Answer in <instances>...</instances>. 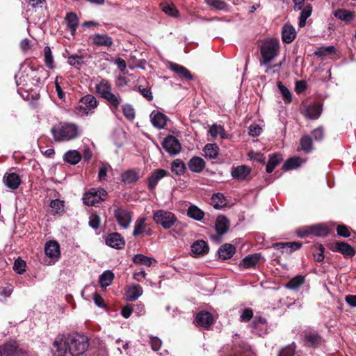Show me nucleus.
Returning a JSON list of instances; mask_svg holds the SVG:
<instances>
[{
  "label": "nucleus",
  "instance_id": "1",
  "mask_svg": "<svg viewBox=\"0 0 356 356\" xmlns=\"http://www.w3.org/2000/svg\"><path fill=\"white\" fill-rule=\"evenodd\" d=\"M261 54L259 63L261 66L266 67L265 72L272 70L271 62L277 56L280 51V42L273 38L261 40L259 44Z\"/></svg>",
  "mask_w": 356,
  "mask_h": 356
},
{
  "label": "nucleus",
  "instance_id": "2",
  "mask_svg": "<svg viewBox=\"0 0 356 356\" xmlns=\"http://www.w3.org/2000/svg\"><path fill=\"white\" fill-rule=\"evenodd\" d=\"M56 142H67L76 138L79 135V127L74 123L60 122L51 129Z\"/></svg>",
  "mask_w": 356,
  "mask_h": 356
},
{
  "label": "nucleus",
  "instance_id": "3",
  "mask_svg": "<svg viewBox=\"0 0 356 356\" xmlns=\"http://www.w3.org/2000/svg\"><path fill=\"white\" fill-rule=\"evenodd\" d=\"M152 218L156 224L161 225L164 229L182 226V223L179 221L175 214L167 210L159 209L154 211Z\"/></svg>",
  "mask_w": 356,
  "mask_h": 356
},
{
  "label": "nucleus",
  "instance_id": "4",
  "mask_svg": "<svg viewBox=\"0 0 356 356\" xmlns=\"http://www.w3.org/2000/svg\"><path fill=\"white\" fill-rule=\"evenodd\" d=\"M68 343V351L72 356L82 355L88 347V338L79 334L69 335Z\"/></svg>",
  "mask_w": 356,
  "mask_h": 356
},
{
  "label": "nucleus",
  "instance_id": "5",
  "mask_svg": "<svg viewBox=\"0 0 356 356\" xmlns=\"http://www.w3.org/2000/svg\"><path fill=\"white\" fill-rule=\"evenodd\" d=\"M98 106V102L95 97L92 95H87L83 97L76 106L75 109L78 114L81 115H88L95 112V109Z\"/></svg>",
  "mask_w": 356,
  "mask_h": 356
},
{
  "label": "nucleus",
  "instance_id": "6",
  "mask_svg": "<svg viewBox=\"0 0 356 356\" xmlns=\"http://www.w3.org/2000/svg\"><path fill=\"white\" fill-rule=\"evenodd\" d=\"M113 216L118 225L122 229H127L133 218V213L124 207L113 205Z\"/></svg>",
  "mask_w": 356,
  "mask_h": 356
},
{
  "label": "nucleus",
  "instance_id": "7",
  "mask_svg": "<svg viewBox=\"0 0 356 356\" xmlns=\"http://www.w3.org/2000/svg\"><path fill=\"white\" fill-rule=\"evenodd\" d=\"M107 195V192L104 188H90L83 196V203L88 206H94L104 201Z\"/></svg>",
  "mask_w": 356,
  "mask_h": 356
},
{
  "label": "nucleus",
  "instance_id": "8",
  "mask_svg": "<svg viewBox=\"0 0 356 356\" xmlns=\"http://www.w3.org/2000/svg\"><path fill=\"white\" fill-rule=\"evenodd\" d=\"M163 149L171 155H176L181 150L179 140L173 136H168L162 143Z\"/></svg>",
  "mask_w": 356,
  "mask_h": 356
},
{
  "label": "nucleus",
  "instance_id": "9",
  "mask_svg": "<svg viewBox=\"0 0 356 356\" xmlns=\"http://www.w3.org/2000/svg\"><path fill=\"white\" fill-rule=\"evenodd\" d=\"M68 337L58 336L53 343L54 356H63L68 350Z\"/></svg>",
  "mask_w": 356,
  "mask_h": 356
},
{
  "label": "nucleus",
  "instance_id": "10",
  "mask_svg": "<svg viewBox=\"0 0 356 356\" xmlns=\"http://www.w3.org/2000/svg\"><path fill=\"white\" fill-rule=\"evenodd\" d=\"M191 250L192 256L197 257L206 255L209 251V248L207 242L205 241L197 240L192 243Z\"/></svg>",
  "mask_w": 356,
  "mask_h": 356
},
{
  "label": "nucleus",
  "instance_id": "11",
  "mask_svg": "<svg viewBox=\"0 0 356 356\" xmlns=\"http://www.w3.org/2000/svg\"><path fill=\"white\" fill-rule=\"evenodd\" d=\"M105 241L107 245L115 249H122L125 245L124 239L118 232L109 234Z\"/></svg>",
  "mask_w": 356,
  "mask_h": 356
},
{
  "label": "nucleus",
  "instance_id": "12",
  "mask_svg": "<svg viewBox=\"0 0 356 356\" xmlns=\"http://www.w3.org/2000/svg\"><path fill=\"white\" fill-rule=\"evenodd\" d=\"M251 168L245 165L232 167L231 170L232 177L238 181L245 180L250 174Z\"/></svg>",
  "mask_w": 356,
  "mask_h": 356
},
{
  "label": "nucleus",
  "instance_id": "13",
  "mask_svg": "<svg viewBox=\"0 0 356 356\" xmlns=\"http://www.w3.org/2000/svg\"><path fill=\"white\" fill-rule=\"evenodd\" d=\"M197 325L204 328L209 327L214 322L212 314L208 312H199L195 318Z\"/></svg>",
  "mask_w": 356,
  "mask_h": 356
},
{
  "label": "nucleus",
  "instance_id": "14",
  "mask_svg": "<svg viewBox=\"0 0 356 356\" xmlns=\"http://www.w3.org/2000/svg\"><path fill=\"white\" fill-rule=\"evenodd\" d=\"M3 353L6 356H28L26 353L23 351L15 341H9L5 343Z\"/></svg>",
  "mask_w": 356,
  "mask_h": 356
},
{
  "label": "nucleus",
  "instance_id": "15",
  "mask_svg": "<svg viewBox=\"0 0 356 356\" xmlns=\"http://www.w3.org/2000/svg\"><path fill=\"white\" fill-rule=\"evenodd\" d=\"M150 119L152 125L159 129L165 127L168 120V117L165 114L156 111L152 112L150 114Z\"/></svg>",
  "mask_w": 356,
  "mask_h": 356
},
{
  "label": "nucleus",
  "instance_id": "16",
  "mask_svg": "<svg viewBox=\"0 0 356 356\" xmlns=\"http://www.w3.org/2000/svg\"><path fill=\"white\" fill-rule=\"evenodd\" d=\"M44 252L46 255L57 261L60 257V246L55 241H50L45 245Z\"/></svg>",
  "mask_w": 356,
  "mask_h": 356
},
{
  "label": "nucleus",
  "instance_id": "17",
  "mask_svg": "<svg viewBox=\"0 0 356 356\" xmlns=\"http://www.w3.org/2000/svg\"><path fill=\"white\" fill-rule=\"evenodd\" d=\"M92 43L98 47H110L113 42V39L106 34L96 33L91 36Z\"/></svg>",
  "mask_w": 356,
  "mask_h": 356
},
{
  "label": "nucleus",
  "instance_id": "18",
  "mask_svg": "<svg viewBox=\"0 0 356 356\" xmlns=\"http://www.w3.org/2000/svg\"><path fill=\"white\" fill-rule=\"evenodd\" d=\"M168 175V172L163 169H157L152 172L148 178V187L153 190L156 186L158 182Z\"/></svg>",
  "mask_w": 356,
  "mask_h": 356
},
{
  "label": "nucleus",
  "instance_id": "19",
  "mask_svg": "<svg viewBox=\"0 0 356 356\" xmlns=\"http://www.w3.org/2000/svg\"><path fill=\"white\" fill-rule=\"evenodd\" d=\"M146 218L145 217H140L137 218L134 223L133 236H138L143 233H146L147 235H151L152 232L150 230H147V224L145 223Z\"/></svg>",
  "mask_w": 356,
  "mask_h": 356
},
{
  "label": "nucleus",
  "instance_id": "20",
  "mask_svg": "<svg viewBox=\"0 0 356 356\" xmlns=\"http://www.w3.org/2000/svg\"><path fill=\"white\" fill-rule=\"evenodd\" d=\"M322 111L321 106L318 104H312L305 107L302 113L304 115L309 119H317Z\"/></svg>",
  "mask_w": 356,
  "mask_h": 356
},
{
  "label": "nucleus",
  "instance_id": "21",
  "mask_svg": "<svg viewBox=\"0 0 356 356\" xmlns=\"http://www.w3.org/2000/svg\"><path fill=\"white\" fill-rule=\"evenodd\" d=\"M96 92L102 98H105L106 95H109L112 91V86L111 83L106 80L102 79L95 86Z\"/></svg>",
  "mask_w": 356,
  "mask_h": 356
},
{
  "label": "nucleus",
  "instance_id": "22",
  "mask_svg": "<svg viewBox=\"0 0 356 356\" xmlns=\"http://www.w3.org/2000/svg\"><path fill=\"white\" fill-rule=\"evenodd\" d=\"M108 103L109 108L113 113H115L120 104H122V98L118 93L111 92L109 95H106L104 98Z\"/></svg>",
  "mask_w": 356,
  "mask_h": 356
},
{
  "label": "nucleus",
  "instance_id": "23",
  "mask_svg": "<svg viewBox=\"0 0 356 356\" xmlns=\"http://www.w3.org/2000/svg\"><path fill=\"white\" fill-rule=\"evenodd\" d=\"M188 165L191 172L200 173L205 168V161L199 156H193L188 161Z\"/></svg>",
  "mask_w": 356,
  "mask_h": 356
},
{
  "label": "nucleus",
  "instance_id": "24",
  "mask_svg": "<svg viewBox=\"0 0 356 356\" xmlns=\"http://www.w3.org/2000/svg\"><path fill=\"white\" fill-rule=\"evenodd\" d=\"M169 68L177 74L180 77H183L186 80H191L193 79V76L190 71L182 65L171 62L169 64Z\"/></svg>",
  "mask_w": 356,
  "mask_h": 356
},
{
  "label": "nucleus",
  "instance_id": "25",
  "mask_svg": "<svg viewBox=\"0 0 356 356\" xmlns=\"http://www.w3.org/2000/svg\"><path fill=\"white\" fill-rule=\"evenodd\" d=\"M296 36V31L294 27L289 24H285L282 31V41L289 44L293 42Z\"/></svg>",
  "mask_w": 356,
  "mask_h": 356
},
{
  "label": "nucleus",
  "instance_id": "26",
  "mask_svg": "<svg viewBox=\"0 0 356 356\" xmlns=\"http://www.w3.org/2000/svg\"><path fill=\"white\" fill-rule=\"evenodd\" d=\"M229 223L225 216H219L216 220L215 228L218 235L225 234L229 229Z\"/></svg>",
  "mask_w": 356,
  "mask_h": 356
},
{
  "label": "nucleus",
  "instance_id": "27",
  "mask_svg": "<svg viewBox=\"0 0 356 356\" xmlns=\"http://www.w3.org/2000/svg\"><path fill=\"white\" fill-rule=\"evenodd\" d=\"M235 247L229 243L222 245L218 250V257L222 260L231 258L235 253Z\"/></svg>",
  "mask_w": 356,
  "mask_h": 356
},
{
  "label": "nucleus",
  "instance_id": "28",
  "mask_svg": "<svg viewBox=\"0 0 356 356\" xmlns=\"http://www.w3.org/2000/svg\"><path fill=\"white\" fill-rule=\"evenodd\" d=\"M332 250L342 253L345 256L352 257L355 254V251L349 244L346 243H336L333 247Z\"/></svg>",
  "mask_w": 356,
  "mask_h": 356
},
{
  "label": "nucleus",
  "instance_id": "29",
  "mask_svg": "<svg viewBox=\"0 0 356 356\" xmlns=\"http://www.w3.org/2000/svg\"><path fill=\"white\" fill-rule=\"evenodd\" d=\"M261 255L259 253L250 254L243 259L240 265L245 268H252L256 266L260 261Z\"/></svg>",
  "mask_w": 356,
  "mask_h": 356
},
{
  "label": "nucleus",
  "instance_id": "30",
  "mask_svg": "<svg viewBox=\"0 0 356 356\" xmlns=\"http://www.w3.org/2000/svg\"><path fill=\"white\" fill-rule=\"evenodd\" d=\"M302 246V243L299 242H286V243H277L275 247L278 250L291 253L292 252L298 250Z\"/></svg>",
  "mask_w": 356,
  "mask_h": 356
},
{
  "label": "nucleus",
  "instance_id": "31",
  "mask_svg": "<svg viewBox=\"0 0 356 356\" xmlns=\"http://www.w3.org/2000/svg\"><path fill=\"white\" fill-rule=\"evenodd\" d=\"M305 341L307 346L315 348L322 343V338L318 333L309 332L305 335Z\"/></svg>",
  "mask_w": 356,
  "mask_h": 356
},
{
  "label": "nucleus",
  "instance_id": "32",
  "mask_svg": "<svg viewBox=\"0 0 356 356\" xmlns=\"http://www.w3.org/2000/svg\"><path fill=\"white\" fill-rule=\"evenodd\" d=\"M143 291V289L139 284L131 285L126 292L127 298L130 301L136 300L141 296Z\"/></svg>",
  "mask_w": 356,
  "mask_h": 356
},
{
  "label": "nucleus",
  "instance_id": "33",
  "mask_svg": "<svg viewBox=\"0 0 356 356\" xmlns=\"http://www.w3.org/2000/svg\"><path fill=\"white\" fill-rule=\"evenodd\" d=\"M4 182L7 187L11 189H17L21 183L19 177L15 173H10L3 177Z\"/></svg>",
  "mask_w": 356,
  "mask_h": 356
},
{
  "label": "nucleus",
  "instance_id": "34",
  "mask_svg": "<svg viewBox=\"0 0 356 356\" xmlns=\"http://www.w3.org/2000/svg\"><path fill=\"white\" fill-rule=\"evenodd\" d=\"M65 19L67 22V27L70 29L72 35H74L79 24V18L77 15L74 13H67Z\"/></svg>",
  "mask_w": 356,
  "mask_h": 356
},
{
  "label": "nucleus",
  "instance_id": "35",
  "mask_svg": "<svg viewBox=\"0 0 356 356\" xmlns=\"http://www.w3.org/2000/svg\"><path fill=\"white\" fill-rule=\"evenodd\" d=\"M187 215L191 218L200 221L204 218V213L198 207L191 205L187 210Z\"/></svg>",
  "mask_w": 356,
  "mask_h": 356
},
{
  "label": "nucleus",
  "instance_id": "36",
  "mask_svg": "<svg viewBox=\"0 0 356 356\" xmlns=\"http://www.w3.org/2000/svg\"><path fill=\"white\" fill-rule=\"evenodd\" d=\"M138 172L134 170H129L122 175V180L126 184H130L138 181L139 179Z\"/></svg>",
  "mask_w": 356,
  "mask_h": 356
},
{
  "label": "nucleus",
  "instance_id": "37",
  "mask_svg": "<svg viewBox=\"0 0 356 356\" xmlns=\"http://www.w3.org/2000/svg\"><path fill=\"white\" fill-rule=\"evenodd\" d=\"M312 6L310 4H307L303 8H302V11L299 17V27L302 28L305 26L306 21L307 18L309 17L312 15Z\"/></svg>",
  "mask_w": 356,
  "mask_h": 356
},
{
  "label": "nucleus",
  "instance_id": "38",
  "mask_svg": "<svg viewBox=\"0 0 356 356\" xmlns=\"http://www.w3.org/2000/svg\"><path fill=\"white\" fill-rule=\"evenodd\" d=\"M282 160V157L280 154H274L270 156L269 160L267 163L266 170L268 173H271L275 168L280 163Z\"/></svg>",
  "mask_w": 356,
  "mask_h": 356
},
{
  "label": "nucleus",
  "instance_id": "39",
  "mask_svg": "<svg viewBox=\"0 0 356 356\" xmlns=\"http://www.w3.org/2000/svg\"><path fill=\"white\" fill-rule=\"evenodd\" d=\"M81 159L80 153L76 150H70L64 155V160L72 165L78 163Z\"/></svg>",
  "mask_w": 356,
  "mask_h": 356
},
{
  "label": "nucleus",
  "instance_id": "40",
  "mask_svg": "<svg viewBox=\"0 0 356 356\" xmlns=\"http://www.w3.org/2000/svg\"><path fill=\"white\" fill-rule=\"evenodd\" d=\"M211 204L216 209H221L226 204V200L223 194L220 193H215L211 198Z\"/></svg>",
  "mask_w": 356,
  "mask_h": 356
},
{
  "label": "nucleus",
  "instance_id": "41",
  "mask_svg": "<svg viewBox=\"0 0 356 356\" xmlns=\"http://www.w3.org/2000/svg\"><path fill=\"white\" fill-rule=\"evenodd\" d=\"M114 279V274L111 270L104 271L99 277V283L102 288L110 286Z\"/></svg>",
  "mask_w": 356,
  "mask_h": 356
},
{
  "label": "nucleus",
  "instance_id": "42",
  "mask_svg": "<svg viewBox=\"0 0 356 356\" xmlns=\"http://www.w3.org/2000/svg\"><path fill=\"white\" fill-rule=\"evenodd\" d=\"M44 54V60L45 65L51 70H53L55 67L54 65V59L52 54V51L51 48L49 46L44 47L43 49Z\"/></svg>",
  "mask_w": 356,
  "mask_h": 356
},
{
  "label": "nucleus",
  "instance_id": "43",
  "mask_svg": "<svg viewBox=\"0 0 356 356\" xmlns=\"http://www.w3.org/2000/svg\"><path fill=\"white\" fill-rule=\"evenodd\" d=\"M171 170L176 175H182L185 172L186 165L181 159H175L171 164Z\"/></svg>",
  "mask_w": 356,
  "mask_h": 356
},
{
  "label": "nucleus",
  "instance_id": "44",
  "mask_svg": "<svg viewBox=\"0 0 356 356\" xmlns=\"http://www.w3.org/2000/svg\"><path fill=\"white\" fill-rule=\"evenodd\" d=\"M305 282V277L300 275L291 279L286 284V288L289 289H298Z\"/></svg>",
  "mask_w": 356,
  "mask_h": 356
},
{
  "label": "nucleus",
  "instance_id": "45",
  "mask_svg": "<svg viewBox=\"0 0 356 356\" xmlns=\"http://www.w3.org/2000/svg\"><path fill=\"white\" fill-rule=\"evenodd\" d=\"M219 148L216 144L209 143L204 148V155L209 159H216L218 155Z\"/></svg>",
  "mask_w": 356,
  "mask_h": 356
},
{
  "label": "nucleus",
  "instance_id": "46",
  "mask_svg": "<svg viewBox=\"0 0 356 356\" xmlns=\"http://www.w3.org/2000/svg\"><path fill=\"white\" fill-rule=\"evenodd\" d=\"M334 15L337 18L346 22H350L353 19V14L345 9H337L334 11Z\"/></svg>",
  "mask_w": 356,
  "mask_h": 356
},
{
  "label": "nucleus",
  "instance_id": "47",
  "mask_svg": "<svg viewBox=\"0 0 356 356\" xmlns=\"http://www.w3.org/2000/svg\"><path fill=\"white\" fill-rule=\"evenodd\" d=\"M310 232L317 236H326L329 234V229L324 225L310 226Z\"/></svg>",
  "mask_w": 356,
  "mask_h": 356
},
{
  "label": "nucleus",
  "instance_id": "48",
  "mask_svg": "<svg viewBox=\"0 0 356 356\" xmlns=\"http://www.w3.org/2000/svg\"><path fill=\"white\" fill-rule=\"evenodd\" d=\"M302 163V161L300 157L290 158L284 164L283 169L284 170H293L300 166Z\"/></svg>",
  "mask_w": 356,
  "mask_h": 356
},
{
  "label": "nucleus",
  "instance_id": "49",
  "mask_svg": "<svg viewBox=\"0 0 356 356\" xmlns=\"http://www.w3.org/2000/svg\"><path fill=\"white\" fill-rule=\"evenodd\" d=\"M154 259L145 255L138 254L134 256L133 261L136 264H143L146 266H150L152 264Z\"/></svg>",
  "mask_w": 356,
  "mask_h": 356
},
{
  "label": "nucleus",
  "instance_id": "50",
  "mask_svg": "<svg viewBox=\"0 0 356 356\" xmlns=\"http://www.w3.org/2000/svg\"><path fill=\"white\" fill-rule=\"evenodd\" d=\"M67 63L70 65L79 69L84 63V58L83 56L70 55L67 57Z\"/></svg>",
  "mask_w": 356,
  "mask_h": 356
},
{
  "label": "nucleus",
  "instance_id": "51",
  "mask_svg": "<svg viewBox=\"0 0 356 356\" xmlns=\"http://www.w3.org/2000/svg\"><path fill=\"white\" fill-rule=\"evenodd\" d=\"M301 149L306 153L310 152L312 147V140L309 135H305L302 136L300 141Z\"/></svg>",
  "mask_w": 356,
  "mask_h": 356
},
{
  "label": "nucleus",
  "instance_id": "52",
  "mask_svg": "<svg viewBox=\"0 0 356 356\" xmlns=\"http://www.w3.org/2000/svg\"><path fill=\"white\" fill-rule=\"evenodd\" d=\"M336 50L334 46H326L318 48L315 51V54L320 57H324L328 55L334 54Z\"/></svg>",
  "mask_w": 356,
  "mask_h": 356
},
{
  "label": "nucleus",
  "instance_id": "53",
  "mask_svg": "<svg viewBox=\"0 0 356 356\" xmlns=\"http://www.w3.org/2000/svg\"><path fill=\"white\" fill-rule=\"evenodd\" d=\"M206 3L217 10H223L227 9V3L222 0H205Z\"/></svg>",
  "mask_w": 356,
  "mask_h": 356
},
{
  "label": "nucleus",
  "instance_id": "54",
  "mask_svg": "<svg viewBox=\"0 0 356 356\" xmlns=\"http://www.w3.org/2000/svg\"><path fill=\"white\" fill-rule=\"evenodd\" d=\"M278 88L282 95L284 100L286 103H290L292 100V95L290 90L284 86L281 82L277 84Z\"/></svg>",
  "mask_w": 356,
  "mask_h": 356
},
{
  "label": "nucleus",
  "instance_id": "55",
  "mask_svg": "<svg viewBox=\"0 0 356 356\" xmlns=\"http://www.w3.org/2000/svg\"><path fill=\"white\" fill-rule=\"evenodd\" d=\"M26 76L23 74H21L19 76L18 75L15 76L16 84L17 86V91L19 92L20 90H29L27 88V81L26 80Z\"/></svg>",
  "mask_w": 356,
  "mask_h": 356
},
{
  "label": "nucleus",
  "instance_id": "56",
  "mask_svg": "<svg viewBox=\"0 0 356 356\" xmlns=\"http://www.w3.org/2000/svg\"><path fill=\"white\" fill-rule=\"evenodd\" d=\"M111 166L108 163H103L102 166L99 168L98 178L99 181L106 180L107 172L109 170H111Z\"/></svg>",
  "mask_w": 356,
  "mask_h": 356
},
{
  "label": "nucleus",
  "instance_id": "57",
  "mask_svg": "<svg viewBox=\"0 0 356 356\" xmlns=\"http://www.w3.org/2000/svg\"><path fill=\"white\" fill-rule=\"evenodd\" d=\"M50 207L56 213H60L64 209V202L57 199L54 200L51 202Z\"/></svg>",
  "mask_w": 356,
  "mask_h": 356
},
{
  "label": "nucleus",
  "instance_id": "58",
  "mask_svg": "<svg viewBox=\"0 0 356 356\" xmlns=\"http://www.w3.org/2000/svg\"><path fill=\"white\" fill-rule=\"evenodd\" d=\"M26 263L21 259L15 261L13 270L18 274H22L25 271Z\"/></svg>",
  "mask_w": 356,
  "mask_h": 356
},
{
  "label": "nucleus",
  "instance_id": "59",
  "mask_svg": "<svg viewBox=\"0 0 356 356\" xmlns=\"http://www.w3.org/2000/svg\"><path fill=\"white\" fill-rule=\"evenodd\" d=\"M122 111L124 116L129 120H133L135 118V111L134 108L129 104H125L122 106Z\"/></svg>",
  "mask_w": 356,
  "mask_h": 356
},
{
  "label": "nucleus",
  "instance_id": "60",
  "mask_svg": "<svg viewBox=\"0 0 356 356\" xmlns=\"http://www.w3.org/2000/svg\"><path fill=\"white\" fill-rule=\"evenodd\" d=\"M100 222H101V218L99 215H97L96 213H92L90 216V220H89V225L92 228H93L95 229H98L100 226Z\"/></svg>",
  "mask_w": 356,
  "mask_h": 356
},
{
  "label": "nucleus",
  "instance_id": "61",
  "mask_svg": "<svg viewBox=\"0 0 356 356\" xmlns=\"http://www.w3.org/2000/svg\"><path fill=\"white\" fill-rule=\"evenodd\" d=\"M253 316V312L251 309L247 308L244 309L240 316V320L242 322H248Z\"/></svg>",
  "mask_w": 356,
  "mask_h": 356
},
{
  "label": "nucleus",
  "instance_id": "62",
  "mask_svg": "<svg viewBox=\"0 0 356 356\" xmlns=\"http://www.w3.org/2000/svg\"><path fill=\"white\" fill-rule=\"evenodd\" d=\"M294 353L295 346L292 344L282 349L278 356H293Z\"/></svg>",
  "mask_w": 356,
  "mask_h": 356
},
{
  "label": "nucleus",
  "instance_id": "63",
  "mask_svg": "<svg viewBox=\"0 0 356 356\" xmlns=\"http://www.w3.org/2000/svg\"><path fill=\"white\" fill-rule=\"evenodd\" d=\"M162 10L165 13L172 17H176L178 14V11L173 5H164L162 7Z\"/></svg>",
  "mask_w": 356,
  "mask_h": 356
},
{
  "label": "nucleus",
  "instance_id": "64",
  "mask_svg": "<svg viewBox=\"0 0 356 356\" xmlns=\"http://www.w3.org/2000/svg\"><path fill=\"white\" fill-rule=\"evenodd\" d=\"M149 343L151 344L152 349L154 351H157L160 348L162 343L160 339L152 336L149 337Z\"/></svg>",
  "mask_w": 356,
  "mask_h": 356
}]
</instances>
